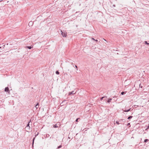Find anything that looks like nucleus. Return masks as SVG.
I'll use <instances>...</instances> for the list:
<instances>
[{
	"mask_svg": "<svg viewBox=\"0 0 149 149\" xmlns=\"http://www.w3.org/2000/svg\"><path fill=\"white\" fill-rule=\"evenodd\" d=\"M130 125V123H129L127 124V126H129V125Z\"/></svg>",
	"mask_w": 149,
	"mask_h": 149,
	"instance_id": "obj_23",
	"label": "nucleus"
},
{
	"mask_svg": "<svg viewBox=\"0 0 149 149\" xmlns=\"http://www.w3.org/2000/svg\"><path fill=\"white\" fill-rule=\"evenodd\" d=\"M31 23L30 22H29V24H31V23Z\"/></svg>",
	"mask_w": 149,
	"mask_h": 149,
	"instance_id": "obj_29",
	"label": "nucleus"
},
{
	"mask_svg": "<svg viewBox=\"0 0 149 149\" xmlns=\"http://www.w3.org/2000/svg\"><path fill=\"white\" fill-rule=\"evenodd\" d=\"M38 134V133L36 135H37Z\"/></svg>",
	"mask_w": 149,
	"mask_h": 149,
	"instance_id": "obj_35",
	"label": "nucleus"
},
{
	"mask_svg": "<svg viewBox=\"0 0 149 149\" xmlns=\"http://www.w3.org/2000/svg\"><path fill=\"white\" fill-rule=\"evenodd\" d=\"M4 91L7 92L8 93H9L10 92L9 88L8 87H6L5 88Z\"/></svg>",
	"mask_w": 149,
	"mask_h": 149,
	"instance_id": "obj_2",
	"label": "nucleus"
},
{
	"mask_svg": "<svg viewBox=\"0 0 149 149\" xmlns=\"http://www.w3.org/2000/svg\"><path fill=\"white\" fill-rule=\"evenodd\" d=\"M148 141H149L148 139H145V140L144 141V142L146 143V142H148Z\"/></svg>",
	"mask_w": 149,
	"mask_h": 149,
	"instance_id": "obj_12",
	"label": "nucleus"
},
{
	"mask_svg": "<svg viewBox=\"0 0 149 149\" xmlns=\"http://www.w3.org/2000/svg\"><path fill=\"white\" fill-rule=\"evenodd\" d=\"M75 93H74V91H73L72 92H69L68 94L69 95H70L71 94H74Z\"/></svg>",
	"mask_w": 149,
	"mask_h": 149,
	"instance_id": "obj_5",
	"label": "nucleus"
},
{
	"mask_svg": "<svg viewBox=\"0 0 149 149\" xmlns=\"http://www.w3.org/2000/svg\"><path fill=\"white\" fill-rule=\"evenodd\" d=\"M54 128H57L58 127V126L57 124H56L54 125Z\"/></svg>",
	"mask_w": 149,
	"mask_h": 149,
	"instance_id": "obj_8",
	"label": "nucleus"
},
{
	"mask_svg": "<svg viewBox=\"0 0 149 149\" xmlns=\"http://www.w3.org/2000/svg\"><path fill=\"white\" fill-rule=\"evenodd\" d=\"M63 101V102H62L61 103V104H62V105H63V102L64 101Z\"/></svg>",
	"mask_w": 149,
	"mask_h": 149,
	"instance_id": "obj_19",
	"label": "nucleus"
},
{
	"mask_svg": "<svg viewBox=\"0 0 149 149\" xmlns=\"http://www.w3.org/2000/svg\"><path fill=\"white\" fill-rule=\"evenodd\" d=\"M61 34L63 37H66L67 36V33L66 32H63L62 30H61Z\"/></svg>",
	"mask_w": 149,
	"mask_h": 149,
	"instance_id": "obj_1",
	"label": "nucleus"
},
{
	"mask_svg": "<svg viewBox=\"0 0 149 149\" xmlns=\"http://www.w3.org/2000/svg\"><path fill=\"white\" fill-rule=\"evenodd\" d=\"M103 97L101 98H100V100H102L103 99V98L104 97Z\"/></svg>",
	"mask_w": 149,
	"mask_h": 149,
	"instance_id": "obj_17",
	"label": "nucleus"
},
{
	"mask_svg": "<svg viewBox=\"0 0 149 149\" xmlns=\"http://www.w3.org/2000/svg\"><path fill=\"white\" fill-rule=\"evenodd\" d=\"M3 58V57H0V59H2Z\"/></svg>",
	"mask_w": 149,
	"mask_h": 149,
	"instance_id": "obj_28",
	"label": "nucleus"
},
{
	"mask_svg": "<svg viewBox=\"0 0 149 149\" xmlns=\"http://www.w3.org/2000/svg\"><path fill=\"white\" fill-rule=\"evenodd\" d=\"M126 93V92H122L121 93V94L122 95H124V94H125Z\"/></svg>",
	"mask_w": 149,
	"mask_h": 149,
	"instance_id": "obj_13",
	"label": "nucleus"
},
{
	"mask_svg": "<svg viewBox=\"0 0 149 149\" xmlns=\"http://www.w3.org/2000/svg\"><path fill=\"white\" fill-rule=\"evenodd\" d=\"M127 108L126 107H126H125V108H126V109H127Z\"/></svg>",
	"mask_w": 149,
	"mask_h": 149,
	"instance_id": "obj_32",
	"label": "nucleus"
},
{
	"mask_svg": "<svg viewBox=\"0 0 149 149\" xmlns=\"http://www.w3.org/2000/svg\"><path fill=\"white\" fill-rule=\"evenodd\" d=\"M93 40H95V39L93 38H91Z\"/></svg>",
	"mask_w": 149,
	"mask_h": 149,
	"instance_id": "obj_24",
	"label": "nucleus"
},
{
	"mask_svg": "<svg viewBox=\"0 0 149 149\" xmlns=\"http://www.w3.org/2000/svg\"><path fill=\"white\" fill-rule=\"evenodd\" d=\"M60 72H58V71H56V74H59Z\"/></svg>",
	"mask_w": 149,
	"mask_h": 149,
	"instance_id": "obj_10",
	"label": "nucleus"
},
{
	"mask_svg": "<svg viewBox=\"0 0 149 149\" xmlns=\"http://www.w3.org/2000/svg\"><path fill=\"white\" fill-rule=\"evenodd\" d=\"M133 116H129L128 118H127V119H131L132 118Z\"/></svg>",
	"mask_w": 149,
	"mask_h": 149,
	"instance_id": "obj_9",
	"label": "nucleus"
},
{
	"mask_svg": "<svg viewBox=\"0 0 149 149\" xmlns=\"http://www.w3.org/2000/svg\"><path fill=\"white\" fill-rule=\"evenodd\" d=\"M144 42L145 43V44H146V45H149V43L147 42L146 41H145Z\"/></svg>",
	"mask_w": 149,
	"mask_h": 149,
	"instance_id": "obj_11",
	"label": "nucleus"
},
{
	"mask_svg": "<svg viewBox=\"0 0 149 149\" xmlns=\"http://www.w3.org/2000/svg\"><path fill=\"white\" fill-rule=\"evenodd\" d=\"M149 128V126H148V128Z\"/></svg>",
	"mask_w": 149,
	"mask_h": 149,
	"instance_id": "obj_33",
	"label": "nucleus"
},
{
	"mask_svg": "<svg viewBox=\"0 0 149 149\" xmlns=\"http://www.w3.org/2000/svg\"><path fill=\"white\" fill-rule=\"evenodd\" d=\"M113 6L114 7H115L116 6L114 4L113 5Z\"/></svg>",
	"mask_w": 149,
	"mask_h": 149,
	"instance_id": "obj_25",
	"label": "nucleus"
},
{
	"mask_svg": "<svg viewBox=\"0 0 149 149\" xmlns=\"http://www.w3.org/2000/svg\"><path fill=\"white\" fill-rule=\"evenodd\" d=\"M35 139V138H34L33 139V143H34V140Z\"/></svg>",
	"mask_w": 149,
	"mask_h": 149,
	"instance_id": "obj_22",
	"label": "nucleus"
},
{
	"mask_svg": "<svg viewBox=\"0 0 149 149\" xmlns=\"http://www.w3.org/2000/svg\"><path fill=\"white\" fill-rule=\"evenodd\" d=\"M116 123L118 125H119L120 124V123H119V122L118 121H116Z\"/></svg>",
	"mask_w": 149,
	"mask_h": 149,
	"instance_id": "obj_16",
	"label": "nucleus"
},
{
	"mask_svg": "<svg viewBox=\"0 0 149 149\" xmlns=\"http://www.w3.org/2000/svg\"><path fill=\"white\" fill-rule=\"evenodd\" d=\"M46 136L47 137H48L49 135V134H47Z\"/></svg>",
	"mask_w": 149,
	"mask_h": 149,
	"instance_id": "obj_21",
	"label": "nucleus"
},
{
	"mask_svg": "<svg viewBox=\"0 0 149 149\" xmlns=\"http://www.w3.org/2000/svg\"><path fill=\"white\" fill-rule=\"evenodd\" d=\"M131 108H130L129 109H128V110H127L126 109H125V110L123 109V111L124 112H128L129 111H131Z\"/></svg>",
	"mask_w": 149,
	"mask_h": 149,
	"instance_id": "obj_3",
	"label": "nucleus"
},
{
	"mask_svg": "<svg viewBox=\"0 0 149 149\" xmlns=\"http://www.w3.org/2000/svg\"><path fill=\"white\" fill-rule=\"evenodd\" d=\"M79 119V118H77L76 119V122H78V120Z\"/></svg>",
	"mask_w": 149,
	"mask_h": 149,
	"instance_id": "obj_18",
	"label": "nucleus"
},
{
	"mask_svg": "<svg viewBox=\"0 0 149 149\" xmlns=\"http://www.w3.org/2000/svg\"><path fill=\"white\" fill-rule=\"evenodd\" d=\"M5 46V45H3V47H4Z\"/></svg>",
	"mask_w": 149,
	"mask_h": 149,
	"instance_id": "obj_34",
	"label": "nucleus"
},
{
	"mask_svg": "<svg viewBox=\"0 0 149 149\" xmlns=\"http://www.w3.org/2000/svg\"><path fill=\"white\" fill-rule=\"evenodd\" d=\"M31 23L30 22H29V24H31V23Z\"/></svg>",
	"mask_w": 149,
	"mask_h": 149,
	"instance_id": "obj_30",
	"label": "nucleus"
},
{
	"mask_svg": "<svg viewBox=\"0 0 149 149\" xmlns=\"http://www.w3.org/2000/svg\"><path fill=\"white\" fill-rule=\"evenodd\" d=\"M27 128V129H29V127H27V128Z\"/></svg>",
	"mask_w": 149,
	"mask_h": 149,
	"instance_id": "obj_31",
	"label": "nucleus"
},
{
	"mask_svg": "<svg viewBox=\"0 0 149 149\" xmlns=\"http://www.w3.org/2000/svg\"><path fill=\"white\" fill-rule=\"evenodd\" d=\"M35 107L36 108V109H37L39 107V103H38L36 105Z\"/></svg>",
	"mask_w": 149,
	"mask_h": 149,
	"instance_id": "obj_7",
	"label": "nucleus"
},
{
	"mask_svg": "<svg viewBox=\"0 0 149 149\" xmlns=\"http://www.w3.org/2000/svg\"><path fill=\"white\" fill-rule=\"evenodd\" d=\"M121 120H120V121Z\"/></svg>",
	"mask_w": 149,
	"mask_h": 149,
	"instance_id": "obj_36",
	"label": "nucleus"
},
{
	"mask_svg": "<svg viewBox=\"0 0 149 149\" xmlns=\"http://www.w3.org/2000/svg\"><path fill=\"white\" fill-rule=\"evenodd\" d=\"M72 65H73V66L74 67V65H73V63H71Z\"/></svg>",
	"mask_w": 149,
	"mask_h": 149,
	"instance_id": "obj_26",
	"label": "nucleus"
},
{
	"mask_svg": "<svg viewBox=\"0 0 149 149\" xmlns=\"http://www.w3.org/2000/svg\"><path fill=\"white\" fill-rule=\"evenodd\" d=\"M112 98H109L108 99V100L107 101V102L108 103H109L111 102V101L112 100Z\"/></svg>",
	"mask_w": 149,
	"mask_h": 149,
	"instance_id": "obj_6",
	"label": "nucleus"
},
{
	"mask_svg": "<svg viewBox=\"0 0 149 149\" xmlns=\"http://www.w3.org/2000/svg\"><path fill=\"white\" fill-rule=\"evenodd\" d=\"M61 147H62V146H61V145H60L59 146H58V147H57V148H58H58H61Z\"/></svg>",
	"mask_w": 149,
	"mask_h": 149,
	"instance_id": "obj_15",
	"label": "nucleus"
},
{
	"mask_svg": "<svg viewBox=\"0 0 149 149\" xmlns=\"http://www.w3.org/2000/svg\"><path fill=\"white\" fill-rule=\"evenodd\" d=\"M74 67L77 68V66L76 65H75L74 66Z\"/></svg>",
	"mask_w": 149,
	"mask_h": 149,
	"instance_id": "obj_20",
	"label": "nucleus"
},
{
	"mask_svg": "<svg viewBox=\"0 0 149 149\" xmlns=\"http://www.w3.org/2000/svg\"><path fill=\"white\" fill-rule=\"evenodd\" d=\"M95 41H96V42H97V40H95Z\"/></svg>",
	"mask_w": 149,
	"mask_h": 149,
	"instance_id": "obj_27",
	"label": "nucleus"
},
{
	"mask_svg": "<svg viewBox=\"0 0 149 149\" xmlns=\"http://www.w3.org/2000/svg\"><path fill=\"white\" fill-rule=\"evenodd\" d=\"M26 47L29 49H30L32 47L31 46H27Z\"/></svg>",
	"mask_w": 149,
	"mask_h": 149,
	"instance_id": "obj_14",
	"label": "nucleus"
},
{
	"mask_svg": "<svg viewBox=\"0 0 149 149\" xmlns=\"http://www.w3.org/2000/svg\"><path fill=\"white\" fill-rule=\"evenodd\" d=\"M31 121V120H30V121L28 123V124L27 125V126H26V128H27L28 127H29V129H30V127L29 126V123Z\"/></svg>",
	"mask_w": 149,
	"mask_h": 149,
	"instance_id": "obj_4",
	"label": "nucleus"
},
{
	"mask_svg": "<svg viewBox=\"0 0 149 149\" xmlns=\"http://www.w3.org/2000/svg\"><path fill=\"white\" fill-rule=\"evenodd\" d=\"M1 48V47H0V48Z\"/></svg>",
	"mask_w": 149,
	"mask_h": 149,
	"instance_id": "obj_37",
	"label": "nucleus"
}]
</instances>
